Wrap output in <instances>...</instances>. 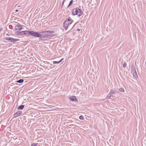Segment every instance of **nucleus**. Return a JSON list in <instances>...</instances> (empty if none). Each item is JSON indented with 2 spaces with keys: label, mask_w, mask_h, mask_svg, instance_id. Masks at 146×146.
<instances>
[{
  "label": "nucleus",
  "mask_w": 146,
  "mask_h": 146,
  "mask_svg": "<svg viewBox=\"0 0 146 146\" xmlns=\"http://www.w3.org/2000/svg\"><path fill=\"white\" fill-rule=\"evenodd\" d=\"M60 63V61H54L53 62V64H59V63Z\"/></svg>",
  "instance_id": "21"
},
{
  "label": "nucleus",
  "mask_w": 146,
  "mask_h": 146,
  "mask_svg": "<svg viewBox=\"0 0 146 146\" xmlns=\"http://www.w3.org/2000/svg\"><path fill=\"white\" fill-rule=\"evenodd\" d=\"M22 111H19L15 113L14 115V117H16L18 116L19 115H20L22 113Z\"/></svg>",
  "instance_id": "9"
},
{
  "label": "nucleus",
  "mask_w": 146,
  "mask_h": 146,
  "mask_svg": "<svg viewBox=\"0 0 146 146\" xmlns=\"http://www.w3.org/2000/svg\"><path fill=\"white\" fill-rule=\"evenodd\" d=\"M18 9H16V10H15V11L16 12H18Z\"/></svg>",
  "instance_id": "28"
},
{
  "label": "nucleus",
  "mask_w": 146,
  "mask_h": 146,
  "mask_svg": "<svg viewBox=\"0 0 146 146\" xmlns=\"http://www.w3.org/2000/svg\"><path fill=\"white\" fill-rule=\"evenodd\" d=\"M23 81L24 80L23 79H21L19 80L16 81V82L18 83H23Z\"/></svg>",
  "instance_id": "15"
},
{
  "label": "nucleus",
  "mask_w": 146,
  "mask_h": 146,
  "mask_svg": "<svg viewBox=\"0 0 146 146\" xmlns=\"http://www.w3.org/2000/svg\"><path fill=\"white\" fill-rule=\"evenodd\" d=\"M64 2V1H63L62 4H61V8H62V7H63Z\"/></svg>",
  "instance_id": "24"
},
{
  "label": "nucleus",
  "mask_w": 146,
  "mask_h": 146,
  "mask_svg": "<svg viewBox=\"0 0 146 146\" xmlns=\"http://www.w3.org/2000/svg\"><path fill=\"white\" fill-rule=\"evenodd\" d=\"M46 35L44 33H41L40 36L38 37L39 38V40H43V39L45 38Z\"/></svg>",
  "instance_id": "8"
},
{
  "label": "nucleus",
  "mask_w": 146,
  "mask_h": 146,
  "mask_svg": "<svg viewBox=\"0 0 146 146\" xmlns=\"http://www.w3.org/2000/svg\"><path fill=\"white\" fill-rule=\"evenodd\" d=\"M119 91L121 92H124V90L123 88H120L119 89Z\"/></svg>",
  "instance_id": "19"
},
{
  "label": "nucleus",
  "mask_w": 146,
  "mask_h": 146,
  "mask_svg": "<svg viewBox=\"0 0 146 146\" xmlns=\"http://www.w3.org/2000/svg\"><path fill=\"white\" fill-rule=\"evenodd\" d=\"M38 144L37 143H33L31 144V146H36Z\"/></svg>",
  "instance_id": "17"
},
{
  "label": "nucleus",
  "mask_w": 146,
  "mask_h": 146,
  "mask_svg": "<svg viewBox=\"0 0 146 146\" xmlns=\"http://www.w3.org/2000/svg\"><path fill=\"white\" fill-rule=\"evenodd\" d=\"M80 119L81 120H83L84 119V117L82 115H80L79 117Z\"/></svg>",
  "instance_id": "20"
},
{
  "label": "nucleus",
  "mask_w": 146,
  "mask_h": 146,
  "mask_svg": "<svg viewBox=\"0 0 146 146\" xmlns=\"http://www.w3.org/2000/svg\"><path fill=\"white\" fill-rule=\"evenodd\" d=\"M133 75L134 77H137V74L136 70H135L134 71H133Z\"/></svg>",
  "instance_id": "12"
},
{
  "label": "nucleus",
  "mask_w": 146,
  "mask_h": 146,
  "mask_svg": "<svg viewBox=\"0 0 146 146\" xmlns=\"http://www.w3.org/2000/svg\"><path fill=\"white\" fill-rule=\"evenodd\" d=\"M131 70L132 71H134L136 70L135 66L134 64H133L131 66Z\"/></svg>",
  "instance_id": "13"
},
{
  "label": "nucleus",
  "mask_w": 146,
  "mask_h": 146,
  "mask_svg": "<svg viewBox=\"0 0 146 146\" xmlns=\"http://www.w3.org/2000/svg\"><path fill=\"white\" fill-rule=\"evenodd\" d=\"M17 4L16 5L15 7L16 8H17V9H20L21 8V6H17Z\"/></svg>",
  "instance_id": "18"
},
{
  "label": "nucleus",
  "mask_w": 146,
  "mask_h": 146,
  "mask_svg": "<svg viewBox=\"0 0 146 146\" xmlns=\"http://www.w3.org/2000/svg\"><path fill=\"white\" fill-rule=\"evenodd\" d=\"M7 35H8L7 34Z\"/></svg>",
  "instance_id": "31"
},
{
  "label": "nucleus",
  "mask_w": 146,
  "mask_h": 146,
  "mask_svg": "<svg viewBox=\"0 0 146 146\" xmlns=\"http://www.w3.org/2000/svg\"><path fill=\"white\" fill-rule=\"evenodd\" d=\"M74 21L72 20L71 18L69 17L66 19L63 23V27L66 30H67L68 27L70 26Z\"/></svg>",
  "instance_id": "1"
},
{
  "label": "nucleus",
  "mask_w": 146,
  "mask_h": 146,
  "mask_svg": "<svg viewBox=\"0 0 146 146\" xmlns=\"http://www.w3.org/2000/svg\"><path fill=\"white\" fill-rule=\"evenodd\" d=\"M126 66V63H125V62L124 63V64L123 65V67L125 68Z\"/></svg>",
  "instance_id": "23"
},
{
  "label": "nucleus",
  "mask_w": 146,
  "mask_h": 146,
  "mask_svg": "<svg viewBox=\"0 0 146 146\" xmlns=\"http://www.w3.org/2000/svg\"><path fill=\"white\" fill-rule=\"evenodd\" d=\"M115 94V90H111L108 95L107 98L108 99H110L114 98L115 97L114 96Z\"/></svg>",
  "instance_id": "5"
},
{
  "label": "nucleus",
  "mask_w": 146,
  "mask_h": 146,
  "mask_svg": "<svg viewBox=\"0 0 146 146\" xmlns=\"http://www.w3.org/2000/svg\"><path fill=\"white\" fill-rule=\"evenodd\" d=\"M77 31H80V29H77Z\"/></svg>",
  "instance_id": "29"
},
{
  "label": "nucleus",
  "mask_w": 146,
  "mask_h": 146,
  "mask_svg": "<svg viewBox=\"0 0 146 146\" xmlns=\"http://www.w3.org/2000/svg\"><path fill=\"white\" fill-rule=\"evenodd\" d=\"M15 28L16 30L20 31L22 29V26L19 24H17L16 25Z\"/></svg>",
  "instance_id": "7"
},
{
  "label": "nucleus",
  "mask_w": 146,
  "mask_h": 146,
  "mask_svg": "<svg viewBox=\"0 0 146 146\" xmlns=\"http://www.w3.org/2000/svg\"><path fill=\"white\" fill-rule=\"evenodd\" d=\"M4 40L8 41L9 42L15 43L19 40V39H15L12 37H7L4 38Z\"/></svg>",
  "instance_id": "6"
},
{
  "label": "nucleus",
  "mask_w": 146,
  "mask_h": 146,
  "mask_svg": "<svg viewBox=\"0 0 146 146\" xmlns=\"http://www.w3.org/2000/svg\"><path fill=\"white\" fill-rule=\"evenodd\" d=\"M24 107V105H21L19 106L17 108V109L18 110H22L23 109Z\"/></svg>",
  "instance_id": "14"
},
{
  "label": "nucleus",
  "mask_w": 146,
  "mask_h": 146,
  "mask_svg": "<svg viewBox=\"0 0 146 146\" xmlns=\"http://www.w3.org/2000/svg\"><path fill=\"white\" fill-rule=\"evenodd\" d=\"M77 23H76L73 25V26L72 27V28L70 30V31H73L74 30V29H75V26L76 25V24Z\"/></svg>",
  "instance_id": "16"
},
{
  "label": "nucleus",
  "mask_w": 146,
  "mask_h": 146,
  "mask_svg": "<svg viewBox=\"0 0 146 146\" xmlns=\"http://www.w3.org/2000/svg\"><path fill=\"white\" fill-rule=\"evenodd\" d=\"M83 13V12L82 10L78 7L75 8L72 10V15H77L79 17L81 16Z\"/></svg>",
  "instance_id": "2"
},
{
  "label": "nucleus",
  "mask_w": 146,
  "mask_h": 146,
  "mask_svg": "<svg viewBox=\"0 0 146 146\" xmlns=\"http://www.w3.org/2000/svg\"><path fill=\"white\" fill-rule=\"evenodd\" d=\"M70 125V126H75V125H74V124Z\"/></svg>",
  "instance_id": "27"
},
{
  "label": "nucleus",
  "mask_w": 146,
  "mask_h": 146,
  "mask_svg": "<svg viewBox=\"0 0 146 146\" xmlns=\"http://www.w3.org/2000/svg\"><path fill=\"white\" fill-rule=\"evenodd\" d=\"M65 0H63V1H64V2Z\"/></svg>",
  "instance_id": "30"
},
{
  "label": "nucleus",
  "mask_w": 146,
  "mask_h": 146,
  "mask_svg": "<svg viewBox=\"0 0 146 146\" xmlns=\"http://www.w3.org/2000/svg\"><path fill=\"white\" fill-rule=\"evenodd\" d=\"M3 30V28L1 27H0V32H1Z\"/></svg>",
  "instance_id": "25"
},
{
  "label": "nucleus",
  "mask_w": 146,
  "mask_h": 146,
  "mask_svg": "<svg viewBox=\"0 0 146 146\" xmlns=\"http://www.w3.org/2000/svg\"><path fill=\"white\" fill-rule=\"evenodd\" d=\"M43 33H44L46 34V33H50L52 34L54 33V32L53 31H43Z\"/></svg>",
  "instance_id": "11"
},
{
  "label": "nucleus",
  "mask_w": 146,
  "mask_h": 146,
  "mask_svg": "<svg viewBox=\"0 0 146 146\" xmlns=\"http://www.w3.org/2000/svg\"><path fill=\"white\" fill-rule=\"evenodd\" d=\"M30 31H17L15 32V34L17 35H24L25 36H29L30 35Z\"/></svg>",
  "instance_id": "3"
},
{
  "label": "nucleus",
  "mask_w": 146,
  "mask_h": 146,
  "mask_svg": "<svg viewBox=\"0 0 146 146\" xmlns=\"http://www.w3.org/2000/svg\"><path fill=\"white\" fill-rule=\"evenodd\" d=\"M30 35L36 37H39L40 36V34L43 33V31H40L38 32L33 31H30L29 32Z\"/></svg>",
  "instance_id": "4"
},
{
  "label": "nucleus",
  "mask_w": 146,
  "mask_h": 146,
  "mask_svg": "<svg viewBox=\"0 0 146 146\" xmlns=\"http://www.w3.org/2000/svg\"><path fill=\"white\" fill-rule=\"evenodd\" d=\"M72 3H73V1L72 0L69 3V4L68 5V6H70L72 4Z\"/></svg>",
  "instance_id": "22"
},
{
  "label": "nucleus",
  "mask_w": 146,
  "mask_h": 146,
  "mask_svg": "<svg viewBox=\"0 0 146 146\" xmlns=\"http://www.w3.org/2000/svg\"><path fill=\"white\" fill-rule=\"evenodd\" d=\"M63 59V58L61 59L60 60H59L60 62Z\"/></svg>",
  "instance_id": "26"
},
{
  "label": "nucleus",
  "mask_w": 146,
  "mask_h": 146,
  "mask_svg": "<svg viewBox=\"0 0 146 146\" xmlns=\"http://www.w3.org/2000/svg\"><path fill=\"white\" fill-rule=\"evenodd\" d=\"M70 99L71 101L73 102L74 101H77V99L75 96H72L70 98Z\"/></svg>",
  "instance_id": "10"
}]
</instances>
